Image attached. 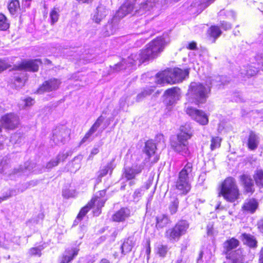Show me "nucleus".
I'll list each match as a JSON object with an SVG mask.
<instances>
[{
	"instance_id": "nucleus-1",
	"label": "nucleus",
	"mask_w": 263,
	"mask_h": 263,
	"mask_svg": "<svg viewBox=\"0 0 263 263\" xmlns=\"http://www.w3.org/2000/svg\"><path fill=\"white\" fill-rule=\"evenodd\" d=\"M211 81L210 79L207 78L204 83L192 82L187 93L189 101L197 105L205 103L211 93Z\"/></svg>"
},
{
	"instance_id": "nucleus-2",
	"label": "nucleus",
	"mask_w": 263,
	"mask_h": 263,
	"mask_svg": "<svg viewBox=\"0 0 263 263\" xmlns=\"http://www.w3.org/2000/svg\"><path fill=\"white\" fill-rule=\"evenodd\" d=\"M42 62L39 59L25 60L15 66L16 72L12 79V87L16 89L24 86L26 80V71H36Z\"/></svg>"
},
{
	"instance_id": "nucleus-3",
	"label": "nucleus",
	"mask_w": 263,
	"mask_h": 263,
	"mask_svg": "<svg viewBox=\"0 0 263 263\" xmlns=\"http://www.w3.org/2000/svg\"><path fill=\"white\" fill-rule=\"evenodd\" d=\"M165 42L162 37H158L146 45V48L142 50L138 55L135 56V65L140 66L142 63L153 59L162 52L164 48Z\"/></svg>"
},
{
	"instance_id": "nucleus-4",
	"label": "nucleus",
	"mask_w": 263,
	"mask_h": 263,
	"mask_svg": "<svg viewBox=\"0 0 263 263\" xmlns=\"http://www.w3.org/2000/svg\"><path fill=\"white\" fill-rule=\"evenodd\" d=\"M189 73L188 69L182 70L179 68H175L173 70H165L157 73L156 82L159 84H175L182 81Z\"/></svg>"
},
{
	"instance_id": "nucleus-5",
	"label": "nucleus",
	"mask_w": 263,
	"mask_h": 263,
	"mask_svg": "<svg viewBox=\"0 0 263 263\" xmlns=\"http://www.w3.org/2000/svg\"><path fill=\"white\" fill-rule=\"evenodd\" d=\"M218 196H222L228 202H234L239 198L240 193L235 179L227 178L219 187Z\"/></svg>"
},
{
	"instance_id": "nucleus-6",
	"label": "nucleus",
	"mask_w": 263,
	"mask_h": 263,
	"mask_svg": "<svg viewBox=\"0 0 263 263\" xmlns=\"http://www.w3.org/2000/svg\"><path fill=\"white\" fill-rule=\"evenodd\" d=\"M193 164L187 162L178 174L175 186L183 194H186L191 190L190 178L192 176Z\"/></svg>"
},
{
	"instance_id": "nucleus-7",
	"label": "nucleus",
	"mask_w": 263,
	"mask_h": 263,
	"mask_svg": "<svg viewBox=\"0 0 263 263\" xmlns=\"http://www.w3.org/2000/svg\"><path fill=\"white\" fill-rule=\"evenodd\" d=\"M189 139V137L187 135H177L176 138L172 139L171 141V147L175 152L183 156H187L190 153Z\"/></svg>"
},
{
	"instance_id": "nucleus-8",
	"label": "nucleus",
	"mask_w": 263,
	"mask_h": 263,
	"mask_svg": "<svg viewBox=\"0 0 263 263\" xmlns=\"http://www.w3.org/2000/svg\"><path fill=\"white\" fill-rule=\"evenodd\" d=\"M188 228L189 224L187 221L180 220L173 228L166 231L165 236L171 241H177L186 233Z\"/></svg>"
},
{
	"instance_id": "nucleus-9",
	"label": "nucleus",
	"mask_w": 263,
	"mask_h": 263,
	"mask_svg": "<svg viewBox=\"0 0 263 263\" xmlns=\"http://www.w3.org/2000/svg\"><path fill=\"white\" fill-rule=\"evenodd\" d=\"M160 4L159 0H146L141 3L138 6H133V11H134V15L140 16L144 14L146 12L154 10L155 8H159Z\"/></svg>"
},
{
	"instance_id": "nucleus-10",
	"label": "nucleus",
	"mask_w": 263,
	"mask_h": 263,
	"mask_svg": "<svg viewBox=\"0 0 263 263\" xmlns=\"http://www.w3.org/2000/svg\"><path fill=\"white\" fill-rule=\"evenodd\" d=\"M70 130L65 126L58 127L53 131L51 140L56 144H64L68 140Z\"/></svg>"
},
{
	"instance_id": "nucleus-11",
	"label": "nucleus",
	"mask_w": 263,
	"mask_h": 263,
	"mask_svg": "<svg viewBox=\"0 0 263 263\" xmlns=\"http://www.w3.org/2000/svg\"><path fill=\"white\" fill-rule=\"evenodd\" d=\"M157 146L153 140H148L145 142L144 153L146 155L145 161L153 164L159 160V157L156 155Z\"/></svg>"
},
{
	"instance_id": "nucleus-12",
	"label": "nucleus",
	"mask_w": 263,
	"mask_h": 263,
	"mask_svg": "<svg viewBox=\"0 0 263 263\" xmlns=\"http://www.w3.org/2000/svg\"><path fill=\"white\" fill-rule=\"evenodd\" d=\"M186 112L192 118L201 125H206L209 122L208 115L202 110L187 107Z\"/></svg>"
},
{
	"instance_id": "nucleus-13",
	"label": "nucleus",
	"mask_w": 263,
	"mask_h": 263,
	"mask_svg": "<svg viewBox=\"0 0 263 263\" xmlns=\"http://www.w3.org/2000/svg\"><path fill=\"white\" fill-rule=\"evenodd\" d=\"M180 89L174 87L166 90L164 93V101L167 105H172L179 99Z\"/></svg>"
},
{
	"instance_id": "nucleus-14",
	"label": "nucleus",
	"mask_w": 263,
	"mask_h": 263,
	"mask_svg": "<svg viewBox=\"0 0 263 263\" xmlns=\"http://www.w3.org/2000/svg\"><path fill=\"white\" fill-rule=\"evenodd\" d=\"M1 122L8 129L15 128L19 123L18 117L14 114H9L2 117Z\"/></svg>"
},
{
	"instance_id": "nucleus-15",
	"label": "nucleus",
	"mask_w": 263,
	"mask_h": 263,
	"mask_svg": "<svg viewBox=\"0 0 263 263\" xmlns=\"http://www.w3.org/2000/svg\"><path fill=\"white\" fill-rule=\"evenodd\" d=\"M105 190L100 191L99 192V194L97 195L91 200V203H93L94 207L96 208V211L94 213L97 215L100 213V210L104 206L106 200V198L105 196Z\"/></svg>"
},
{
	"instance_id": "nucleus-16",
	"label": "nucleus",
	"mask_w": 263,
	"mask_h": 263,
	"mask_svg": "<svg viewBox=\"0 0 263 263\" xmlns=\"http://www.w3.org/2000/svg\"><path fill=\"white\" fill-rule=\"evenodd\" d=\"M61 84L60 80L52 78L45 82L42 86L38 89L39 93H42L44 91H50L58 89Z\"/></svg>"
},
{
	"instance_id": "nucleus-17",
	"label": "nucleus",
	"mask_w": 263,
	"mask_h": 263,
	"mask_svg": "<svg viewBox=\"0 0 263 263\" xmlns=\"http://www.w3.org/2000/svg\"><path fill=\"white\" fill-rule=\"evenodd\" d=\"M79 249L77 247H70L66 249L64 252L59 263H69L78 255Z\"/></svg>"
},
{
	"instance_id": "nucleus-18",
	"label": "nucleus",
	"mask_w": 263,
	"mask_h": 263,
	"mask_svg": "<svg viewBox=\"0 0 263 263\" xmlns=\"http://www.w3.org/2000/svg\"><path fill=\"white\" fill-rule=\"evenodd\" d=\"M258 202L254 198L246 199L242 206V210L247 213L253 214L258 207Z\"/></svg>"
},
{
	"instance_id": "nucleus-19",
	"label": "nucleus",
	"mask_w": 263,
	"mask_h": 263,
	"mask_svg": "<svg viewBox=\"0 0 263 263\" xmlns=\"http://www.w3.org/2000/svg\"><path fill=\"white\" fill-rule=\"evenodd\" d=\"M132 11V2L130 0L125 2L119 8L114 16V21L120 20Z\"/></svg>"
},
{
	"instance_id": "nucleus-20",
	"label": "nucleus",
	"mask_w": 263,
	"mask_h": 263,
	"mask_svg": "<svg viewBox=\"0 0 263 263\" xmlns=\"http://www.w3.org/2000/svg\"><path fill=\"white\" fill-rule=\"evenodd\" d=\"M246 193L252 194L255 191L254 184L251 177L247 174H243L240 177Z\"/></svg>"
},
{
	"instance_id": "nucleus-21",
	"label": "nucleus",
	"mask_w": 263,
	"mask_h": 263,
	"mask_svg": "<svg viewBox=\"0 0 263 263\" xmlns=\"http://www.w3.org/2000/svg\"><path fill=\"white\" fill-rule=\"evenodd\" d=\"M130 211L127 208H122L112 215L111 218L114 221L121 222L124 221L130 216Z\"/></svg>"
},
{
	"instance_id": "nucleus-22",
	"label": "nucleus",
	"mask_w": 263,
	"mask_h": 263,
	"mask_svg": "<svg viewBox=\"0 0 263 263\" xmlns=\"http://www.w3.org/2000/svg\"><path fill=\"white\" fill-rule=\"evenodd\" d=\"M260 139L259 136L254 132H250L248 136L247 145L250 150L256 149L259 143Z\"/></svg>"
},
{
	"instance_id": "nucleus-23",
	"label": "nucleus",
	"mask_w": 263,
	"mask_h": 263,
	"mask_svg": "<svg viewBox=\"0 0 263 263\" xmlns=\"http://www.w3.org/2000/svg\"><path fill=\"white\" fill-rule=\"evenodd\" d=\"M68 156V154L67 152H63L60 153L55 158L51 159L47 163L46 168L48 170H50L57 166L61 162H63L66 160Z\"/></svg>"
},
{
	"instance_id": "nucleus-24",
	"label": "nucleus",
	"mask_w": 263,
	"mask_h": 263,
	"mask_svg": "<svg viewBox=\"0 0 263 263\" xmlns=\"http://www.w3.org/2000/svg\"><path fill=\"white\" fill-rule=\"evenodd\" d=\"M68 156V154L67 152H63L60 153L55 158L51 159L47 163L46 168L48 170H50L57 166L61 162H63L66 160Z\"/></svg>"
},
{
	"instance_id": "nucleus-25",
	"label": "nucleus",
	"mask_w": 263,
	"mask_h": 263,
	"mask_svg": "<svg viewBox=\"0 0 263 263\" xmlns=\"http://www.w3.org/2000/svg\"><path fill=\"white\" fill-rule=\"evenodd\" d=\"M104 120V118L102 116H100L95 123L92 125L88 132L85 134L84 138L81 141V144H82L87 141L92 135L97 130L98 127L101 125Z\"/></svg>"
},
{
	"instance_id": "nucleus-26",
	"label": "nucleus",
	"mask_w": 263,
	"mask_h": 263,
	"mask_svg": "<svg viewBox=\"0 0 263 263\" xmlns=\"http://www.w3.org/2000/svg\"><path fill=\"white\" fill-rule=\"evenodd\" d=\"M108 10L106 8L100 5L98 6L96 11L93 16V20L97 23H99L108 14Z\"/></svg>"
},
{
	"instance_id": "nucleus-27",
	"label": "nucleus",
	"mask_w": 263,
	"mask_h": 263,
	"mask_svg": "<svg viewBox=\"0 0 263 263\" xmlns=\"http://www.w3.org/2000/svg\"><path fill=\"white\" fill-rule=\"evenodd\" d=\"M119 20L114 21V17L110 22L105 26L103 30V34L105 36H108L114 34L118 28Z\"/></svg>"
},
{
	"instance_id": "nucleus-28",
	"label": "nucleus",
	"mask_w": 263,
	"mask_h": 263,
	"mask_svg": "<svg viewBox=\"0 0 263 263\" xmlns=\"http://www.w3.org/2000/svg\"><path fill=\"white\" fill-rule=\"evenodd\" d=\"M243 243L250 248H256L257 241L255 237L250 234L243 233L241 235Z\"/></svg>"
},
{
	"instance_id": "nucleus-29",
	"label": "nucleus",
	"mask_w": 263,
	"mask_h": 263,
	"mask_svg": "<svg viewBox=\"0 0 263 263\" xmlns=\"http://www.w3.org/2000/svg\"><path fill=\"white\" fill-rule=\"evenodd\" d=\"M208 79H211L212 83V86H220L227 84L229 82V79L226 76H215L214 77H209Z\"/></svg>"
},
{
	"instance_id": "nucleus-30",
	"label": "nucleus",
	"mask_w": 263,
	"mask_h": 263,
	"mask_svg": "<svg viewBox=\"0 0 263 263\" xmlns=\"http://www.w3.org/2000/svg\"><path fill=\"white\" fill-rule=\"evenodd\" d=\"M239 245V241L234 238L226 241L223 244L224 252L228 255L229 252L236 248Z\"/></svg>"
},
{
	"instance_id": "nucleus-31",
	"label": "nucleus",
	"mask_w": 263,
	"mask_h": 263,
	"mask_svg": "<svg viewBox=\"0 0 263 263\" xmlns=\"http://www.w3.org/2000/svg\"><path fill=\"white\" fill-rule=\"evenodd\" d=\"M179 205V200L176 196H171L170 197V204L168 210L172 215L175 214L178 210Z\"/></svg>"
},
{
	"instance_id": "nucleus-32",
	"label": "nucleus",
	"mask_w": 263,
	"mask_h": 263,
	"mask_svg": "<svg viewBox=\"0 0 263 263\" xmlns=\"http://www.w3.org/2000/svg\"><path fill=\"white\" fill-rule=\"evenodd\" d=\"M229 257L231 259L232 263H243L244 256L240 250L235 251Z\"/></svg>"
},
{
	"instance_id": "nucleus-33",
	"label": "nucleus",
	"mask_w": 263,
	"mask_h": 263,
	"mask_svg": "<svg viewBox=\"0 0 263 263\" xmlns=\"http://www.w3.org/2000/svg\"><path fill=\"white\" fill-rule=\"evenodd\" d=\"M156 227L162 228L170 223V219L167 216L161 215L156 218Z\"/></svg>"
},
{
	"instance_id": "nucleus-34",
	"label": "nucleus",
	"mask_w": 263,
	"mask_h": 263,
	"mask_svg": "<svg viewBox=\"0 0 263 263\" xmlns=\"http://www.w3.org/2000/svg\"><path fill=\"white\" fill-rule=\"evenodd\" d=\"M8 9L11 14H15L20 9L19 1L18 0L11 1L8 6Z\"/></svg>"
},
{
	"instance_id": "nucleus-35",
	"label": "nucleus",
	"mask_w": 263,
	"mask_h": 263,
	"mask_svg": "<svg viewBox=\"0 0 263 263\" xmlns=\"http://www.w3.org/2000/svg\"><path fill=\"white\" fill-rule=\"evenodd\" d=\"M130 66V63H127L125 60H123L121 62L117 63L114 66H111L110 69L112 72H115L126 69L127 67H129Z\"/></svg>"
},
{
	"instance_id": "nucleus-36",
	"label": "nucleus",
	"mask_w": 263,
	"mask_h": 263,
	"mask_svg": "<svg viewBox=\"0 0 263 263\" xmlns=\"http://www.w3.org/2000/svg\"><path fill=\"white\" fill-rule=\"evenodd\" d=\"M30 185V184H28L27 185V184H25V185H24L22 188L21 189H18L17 190V191H16L15 190H12V191H10L9 193V194L7 195V196H4L3 197H0V203L2 201H4V200H6L7 199H8L9 197H11L12 196H14V195H16L17 194H19L20 193H22L23 192H24L25 190H26L28 187Z\"/></svg>"
},
{
	"instance_id": "nucleus-37",
	"label": "nucleus",
	"mask_w": 263,
	"mask_h": 263,
	"mask_svg": "<svg viewBox=\"0 0 263 263\" xmlns=\"http://www.w3.org/2000/svg\"><path fill=\"white\" fill-rule=\"evenodd\" d=\"M208 33L210 36L215 40L221 34V31L217 26H212L208 30Z\"/></svg>"
},
{
	"instance_id": "nucleus-38",
	"label": "nucleus",
	"mask_w": 263,
	"mask_h": 263,
	"mask_svg": "<svg viewBox=\"0 0 263 263\" xmlns=\"http://www.w3.org/2000/svg\"><path fill=\"white\" fill-rule=\"evenodd\" d=\"M254 178L257 185L263 187V171L257 170L254 175Z\"/></svg>"
},
{
	"instance_id": "nucleus-39",
	"label": "nucleus",
	"mask_w": 263,
	"mask_h": 263,
	"mask_svg": "<svg viewBox=\"0 0 263 263\" xmlns=\"http://www.w3.org/2000/svg\"><path fill=\"white\" fill-rule=\"evenodd\" d=\"M10 24L6 16L0 13V30H7L9 28Z\"/></svg>"
},
{
	"instance_id": "nucleus-40",
	"label": "nucleus",
	"mask_w": 263,
	"mask_h": 263,
	"mask_svg": "<svg viewBox=\"0 0 263 263\" xmlns=\"http://www.w3.org/2000/svg\"><path fill=\"white\" fill-rule=\"evenodd\" d=\"M112 163L110 162V163L108 164L106 166H105L102 169L100 170L99 172H98V180L100 181L101 178L105 176L108 172V171L109 170H112Z\"/></svg>"
},
{
	"instance_id": "nucleus-41",
	"label": "nucleus",
	"mask_w": 263,
	"mask_h": 263,
	"mask_svg": "<svg viewBox=\"0 0 263 263\" xmlns=\"http://www.w3.org/2000/svg\"><path fill=\"white\" fill-rule=\"evenodd\" d=\"M60 10L58 8L54 7L50 13V18L52 24L57 22L59 17Z\"/></svg>"
},
{
	"instance_id": "nucleus-42",
	"label": "nucleus",
	"mask_w": 263,
	"mask_h": 263,
	"mask_svg": "<svg viewBox=\"0 0 263 263\" xmlns=\"http://www.w3.org/2000/svg\"><path fill=\"white\" fill-rule=\"evenodd\" d=\"M257 71L258 70L256 68L250 66L246 70H241L240 74L243 77H245V76L252 77L256 74Z\"/></svg>"
},
{
	"instance_id": "nucleus-43",
	"label": "nucleus",
	"mask_w": 263,
	"mask_h": 263,
	"mask_svg": "<svg viewBox=\"0 0 263 263\" xmlns=\"http://www.w3.org/2000/svg\"><path fill=\"white\" fill-rule=\"evenodd\" d=\"M94 207L93 203H91V201L89 202L80 211L79 214L77 216V219L80 220L83 216L89 211V210L92 208Z\"/></svg>"
},
{
	"instance_id": "nucleus-44",
	"label": "nucleus",
	"mask_w": 263,
	"mask_h": 263,
	"mask_svg": "<svg viewBox=\"0 0 263 263\" xmlns=\"http://www.w3.org/2000/svg\"><path fill=\"white\" fill-rule=\"evenodd\" d=\"M221 139L219 137H212L211 142L210 148L212 151H214L220 146Z\"/></svg>"
},
{
	"instance_id": "nucleus-45",
	"label": "nucleus",
	"mask_w": 263,
	"mask_h": 263,
	"mask_svg": "<svg viewBox=\"0 0 263 263\" xmlns=\"http://www.w3.org/2000/svg\"><path fill=\"white\" fill-rule=\"evenodd\" d=\"M167 251V247L162 245H159L156 248L157 254L162 257L165 256Z\"/></svg>"
},
{
	"instance_id": "nucleus-46",
	"label": "nucleus",
	"mask_w": 263,
	"mask_h": 263,
	"mask_svg": "<svg viewBox=\"0 0 263 263\" xmlns=\"http://www.w3.org/2000/svg\"><path fill=\"white\" fill-rule=\"evenodd\" d=\"M122 252L128 253L132 251V240L128 238L127 240L124 241L122 247Z\"/></svg>"
},
{
	"instance_id": "nucleus-47",
	"label": "nucleus",
	"mask_w": 263,
	"mask_h": 263,
	"mask_svg": "<svg viewBox=\"0 0 263 263\" xmlns=\"http://www.w3.org/2000/svg\"><path fill=\"white\" fill-rule=\"evenodd\" d=\"M123 176L128 180H129L128 184L129 185L132 184V169L130 166H127V163L125 164L124 172L123 173Z\"/></svg>"
},
{
	"instance_id": "nucleus-48",
	"label": "nucleus",
	"mask_w": 263,
	"mask_h": 263,
	"mask_svg": "<svg viewBox=\"0 0 263 263\" xmlns=\"http://www.w3.org/2000/svg\"><path fill=\"white\" fill-rule=\"evenodd\" d=\"M43 249L42 246H40L37 247L31 248L29 251V254L31 256H41V251Z\"/></svg>"
},
{
	"instance_id": "nucleus-49",
	"label": "nucleus",
	"mask_w": 263,
	"mask_h": 263,
	"mask_svg": "<svg viewBox=\"0 0 263 263\" xmlns=\"http://www.w3.org/2000/svg\"><path fill=\"white\" fill-rule=\"evenodd\" d=\"M180 132L178 135L182 134L183 136L187 135L189 137V139L192 137V132L191 128L189 125L182 126L180 128Z\"/></svg>"
},
{
	"instance_id": "nucleus-50",
	"label": "nucleus",
	"mask_w": 263,
	"mask_h": 263,
	"mask_svg": "<svg viewBox=\"0 0 263 263\" xmlns=\"http://www.w3.org/2000/svg\"><path fill=\"white\" fill-rule=\"evenodd\" d=\"M144 163H141L140 164L136 165L134 166V168H133V178H134V176L141 172L142 170L144 168Z\"/></svg>"
},
{
	"instance_id": "nucleus-51",
	"label": "nucleus",
	"mask_w": 263,
	"mask_h": 263,
	"mask_svg": "<svg viewBox=\"0 0 263 263\" xmlns=\"http://www.w3.org/2000/svg\"><path fill=\"white\" fill-rule=\"evenodd\" d=\"M144 190L142 189H139L135 190L134 194V199L133 201H137L139 200V199L141 197L142 195L143 194Z\"/></svg>"
},
{
	"instance_id": "nucleus-52",
	"label": "nucleus",
	"mask_w": 263,
	"mask_h": 263,
	"mask_svg": "<svg viewBox=\"0 0 263 263\" xmlns=\"http://www.w3.org/2000/svg\"><path fill=\"white\" fill-rule=\"evenodd\" d=\"M21 135L20 133H16L12 135L10 138V141L13 143L21 142Z\"/></svg>"
},
{
	"instance_id": "nucleus-53",
	"label": "nucleus",
	"mask_w": 263,
	"mask_h": 263,
	"mask_svg": "<svg viewBox=\"0 0 263 263\" xmlns=\"http://www.w3.org/2000/svg\"><path fill=\"white\" fill-rule=\"evenodd\" d=\"M82 159V156L76 157L74 158L72 164L74 165V167L75 171L79 170L80 168V161Z\"/></svg>"
},
{
	"instance_id": "nucleus-54",
	"label": "nucleus",
	"mask_w": 263,
	"mask_h": 263,
	"mask_svg": "<svg viewBox=\"0 0 263 263\" xmlns=\"http://www.w3.org/2000/svg\"><path fill=\"white\" fill-rule=\"evenodd\" d=\"M154 90V87H151L150 88H146L144 89V90L142 92L141 94L138 95V97H140L141 96H143V97H146L147 96L150 95Z\"/></svg>"
},
{
	"instance_id": "nucleus-55",
	"label": "nucleus",
	"mask_w": 263,
	"mask_h": 263,
	"mask_svg": "<svg viewBox=\"0 0 263 263\" xmlns=\"http://www.w3.org/2000/svg\"><path fill=\"white\" fill-rule=\"evenodd\" d=\"M62 195L65 198H69L74 196V192L69 190H64L62 192Z\"/></svg>"
},
{
	"instance_id": "nucleus-56",
	"label": "nucleus",
	"mask_w": 263,
	"mask_h": 263,
	"mask_svg": "<svg viewBox=\"0 0 263 263\" xmlns=\"http://www.w3.org/2000/svg\"><path fill=\"white\" fill-rule=\"evenodd\" d=\"M214 0H201L200 6L203 9L206 8L210 4L213 3Z\"/></svg>"
},
{
	"instance_id": "nucleus-57",
	"label": "nucleus",
	"mask_w": 263,
	"mask_h": 263,
	"mask_svg": "<svg viewBox=\"0 0 263 263\" xmlns=\"http://www.w3.org/2000/svg\"><path fill=\"white\" fill-rule=\"evenodd\" d=\"M156 141L159 143L160 144L162 145V146H164V138L163 135L159 134L157 135L156 137Z\"/></svg>"
},
{
	"instance_id": "nucleus-58",
	"label": "nucleus",
	"mask_w": 263,
	"mask_h": 263,
	"mask_svg": "<svg viewBox=\"0 0 263 263\" xmlns=\"http://www.w3.org/2000/svg\"><path fill=\"white\" fill-rule=\"evenodd\" d=\"M25 106L26 107L30 106L33 104L34 100L30 97H28L24 100Z\"/></svg>"
},
{
	"instance_id": "nucleus-59",
	"label": "nucleus",
	"mask_w": 263,
	"mask_h": 263,
	"mask_svg": "<svg viewBox=\"0 0 263 263\" xmlns=\"http://www.w3.org/2000/svg\"><path fill=\"white\" fill-rule=\"evenodd\" d=\"M221 27L225 30H227L230 29L232 26L229 23L223 21L221 22Z\"/></svg>"
},
{
	"instance_id": "nucleus-60",
	"label": "nucleus",
	"mask_w": 263,
	"mask_h": 263,
	"mask_svg": "<svg viewBox=\"0 0 263 263\" xmlns=\"http://www.w3.org/2000/svg\"><path fill=\"white\" fill-rule=\"evenodd\" d=\"M8 65L5 61L0 60V72L7 68Z\"/></svg>"
},
{
	"instance_id": "nucleus-61",
	"label": "nucleus",
	"mask_w": 263,
	"mask_h": 263,
	"mask_svg": "<svg viewBox=\"0 0 263 263\" xmlns=\"http://www.w3.org/2000/svg\"><path fill=\"white\" fill-rule=\"evenodd\" d=\"M145 252L147 255H149L151 253V247H150V240H146Z\"/></svg>"
},
{
	"instance_id": "nucleus-62",
	"label": "nucleus",
	"mask_w": 263,
	"mask_h": 263,
	"mask_svg": "<svg viewBox=\"0 0 263 263\" xmlns=\"http://www.w3.org/2000/svg\"><path fill=\"white\" fill-rule=\"evenodd\" d=\"M187 48L191 50H195L197 48V44L195 42H193L190 43L187 47Z\"/></svg>"
},
{
	"instance_id": "nucleus-63",
	"label": "nucleus",
	"mask_w": 263,
	"mask_h": 263,
	"mask_svg": "<svg viewBox=\"0 0 263 263\" xmlns=\"http://www.w3.org/2000/svg\"><path fill=\"white\" fill-rule=\"evenodd\" d=\"M207 234L208 235H212L213 234V224L208 225Z\"/></svg>"
},
{
	"instance_id": "nucleus-64",
	"label": "nucleus",
	"mask_w": 263,
	"mask_h": 263,
	"mask_svg": "<svg viewBox=\"0 0 263 263\" xmlns=\"http://www.w3.org/2000/svg\"><path fill=\"white\" fill-rule=\"evenodd\" d=\"M99 152V148L98 147H95L92 148V149L91 150V153H90V155L89 157L90 156H93L96 154H97Z\"/></svg>"
}]
</instances>
